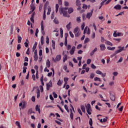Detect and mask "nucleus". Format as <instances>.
<instances>
[{"mask_svg":"<svg viewBox=\"0 0 128 128\" xmlns=\"http://www.w3.org/2000/svg\"><path fill=\"white\" fill-rule=\"evenodd\" d=\"M91 68H93V69L96 68V66H94V64H91Z\"/></svg>","mask_w":128,"mask_h":128,"instance_id":"nucleus-58","label":"nucleus"},{"mask_svg":"<svg viewBox=\"0 0 128 128\" xmlns=\"http://www.w3.org/2000/svg\"><path fill=\"white\" fill-rule=\"evenodd\" d=\"M90 42V38H86L84 40V44H87V42Z\"/></svg>","mask_w":128,"mask_h":128,"instance_id":"nucleus-50","label":"nucleus"},{"mask_svg":"<svg viewBox=\"0 0 128 128\" xmlns=\"http://www.w3.org/2000/svg\"><path fill=\"white\" fill-rule=\"evenodd\" d=\"M60 38H62L64 37V30H62V28H60Z\"/></svg>","mask_w":128,"mask_h":128,"instance_id":"nucleus-16","label":"nucleus"},{"mask_svg":"<svg viewBox=\"0 0 128 128\" xmlns=\"http://www.w3.org/2000/svg\"><path fill=\"white\" fill-rule=\"evenodd\" d=\"M74 12V8H70L68 9V13L70 14H72V12Z\"/></svg>","mask_w":128,"mask_h":128,"instance_id":"nucleus-29","label":"nucleus"},{"mask_svg":"<svg viewBox=\"0 0 128 128\" xmlns=\"http://www.w3.org/2000/svg\"><path fill=\"white\" fill-rule=\"evenodd\" d=\"M126 48H128V44L126 46V47L124 48V47H122V46H118V50H116L114 54H113V56H116V54H120V52H122L124 50H126Z\"/></svg>","mask_w":128,"mask_h":128,"instance_id":"nucleus-1","label":"nucleus"},{"mask_svg":"<svg viewBox=\"0 0 128 128\" xmlns=\"http://www.w3.org/2000/svg\"><path fill=\"white\" fill-rule=\"evenodd\" d=\"M100 50L104 51L106 50V45H104V44H100Z\"/></svg>","mask_w":128,"mask_h":128,"instance_id":"nucleus-11","label":"nucleus"},{"mask_svg":"<svg viewBox=\"0 0 128 128\" xmlns=\"http://www.w3.org/2000/svg\"><path fill=\"white\" fill-rule=\"evenodd\" d=\"M90 62H92V60H90V59H88V60H87V62H86L87 64H90Z\"/></svg>","mask_w":128,"mask_h":128,"instance_id":"nucleus-60","label":"nucleus"},{"mask_svg":"<svg viewBox=\"0 0 128 128\" xmlns=\"http://www.w3.org/2000/svg\"><path fill=\"white\" fill-rule=\"evenodd\" d=\"M16 124L18 128H20V122L16 121Z\"/></svg>","mask_w":128,"mask_h":128,"instance_id":"nucleus-38","label":"nucleus"},{"mask_svg":"<svg viewBox=\"0 0 128 128\" xmlns=\"http://www.w3.org/2000/svg\"><path fill=\"white\" fill-rule=\"evenodd\" d=\"M54 22L56 24H60L58 20V19H56V18L54 20Z\"/></svg>","mask_w":128,"mask_h":128,"instance_id":"nucleus-37","label":"nucleus"},{"mask_svg":"<svg viewBox=\"0 0 128 128\" xmlns=\"http://www.w3.org/2000/svg\"><path fill=\"white\" fill-rule=\"evenodd\" d=\"M37 98H38L40 96V90L38 88L37 89Z\"/></svg>","mask_w":128,"mask_h":128,"instance_id":"nucleus-24","label":"nucleus"},{"mask_svg":"<svg viewBox=\"0 0 128 128\" xmlns=\"http://www.w3.org/2000/svg\"><path fill=\"white\" fill-rule=\"evenodd\" d=\"M27 68H26V66H24L23 67V70H22L23 74H26V69Z\"/></svg>","mask_w":128,"mask_h":128,"instance_id":"nucleus-43","label":"nucleus"},{"mask_svg":"<svg viewBox=\"0 0 128 128\" xmlns=\"http://www.w3.org/2000/svg\"><path fill=\"white\" fill-rule=\"evenodd\" d=\"M114 10H122V6L118 4L115 6L114 7Z\"/></svg>","mask_w":128,"mask_h":128,"instance_id":"nucleus-10","label":"nucleus"},{"mask_svg":"<svg viewBox=\"0 0 128 128\" xmlns=\"http://www.w3.org/2000/svg\"><path fill=\"white\" fill-rule=\"evenodd\" d=\"M82 6V8L84 10H86L88 8V5L86 4H83Z\"/></svg>","mask_w":128,"mask_h":128,"instance_id":"nucleus-51","label":"nucleus"},{"mask_svg":"<svg viewBox=\"0 0 128 128\" xmlns=\"http://www.w3.org/2000/svg\"><path fill=\"white\" fill-rule=\"evenodd\" d=\"M86 110L88 114H92V112H92V109L90 108V104H87V106H86Z\"/></svg>","mask_w":128,"mask_h":128,"instance_id":"nucleus-4","label":"nucleus"},{"mask_svg":"<svg viewBox=\"0 0 128 128\" xmlns=\"http://www.w3.org/2000/svg\"><path fill=\"white\" fill-rule=\"evenodd\" d=\"M57 84L59 86H62V81L60 80H58V82Z\"/></svg>","mask_w":128,"mask_h":128,"instance_id":"nucleus-46","label":"nucleus"},{"mask_svg":"<svg viewBox=\"0 0 128 128\" xmlns=\"http://www.w3.org/2000/svg\"><path fill=\"white\" fill-rule=\"evenodd\" d=\"M64 46H68V39H65V40H64Z\"/></svg>","mask_w":128,"mask_h":128,"instance_id":"nucleus-63","label":"nucleus"},{"mask_svg":"<svg viewBox=\"0 0 128 128\" xmlns=\"http://www.w3.org/2000/svg\"><path fill=\"white\" fill-rule=\"evenodd\" d=\"M58 8H60L58 4H56V12H58Z\"/></svg>","mask_w":128,"mask_h":128,"instance_id":"nucleus-36","label":"nucleus"},{"mask_svg":"<svg viewBox=\"0 0 128 128\" xmlns=\"http://www.w3.org/2000/svg\"><path fill=\"white\" fill-rule=\"evenodd\" d=\"M82 18L83 20H86V14H82Z\"/></svg>","mask_w":128,"mask_h":128,"instance_id":"nucleus-59","label":"nucleus"},{"mask_svg":"<svg viewBox=\"0 0 128 128\" xmlns=\"http://www.w3.org/2000/svg\"><path fill=\"white\" fill-rule=\"evenodd\" d=\"M46 65L48 68H50V60H47Z\"/></svg>","mask_w":128,"mask_h":128,"instance_id":"nucleus-20","label":"nucleus"},{"mask_svg":"<svg viewBox=\"0 0 128 128\" xmlns=\"http://www.w3.org/2000/svg\"><path fill=\"white\" fill-rule=\"evenodd\" d=\"M98 51V48H95L90 53V56H94V52H96Z\"/></svg>","mask_w":128,"mask_h":128,"instance_id":"nucleus-13","label":"nucleus"},{"mask_svg":"<svg viewBox=\"0 0 128 128\" xmlns=\"http://www.w3.org/2000/svg\"><path fill=\"white\" fill-rule=\"evenodd\" d=\"M92 12H94V9H92L90 12L87 13L86 15V18H88V20H90V17L92 16Z\"/></svg>","mask_w":128,"mask_h":128,"instance_id":"nucleus-6","label":"nucleus"},{"mask_svg":"<svg viewBox=\"0 0 128 128\" xmlns=\"http://www.w3.org/2000/svg\"><path fill=\"white\" fill-rule=\"evenodd\" d=\"M46 44H50V38H48V36H46Z\"/></svg>","mask_w":128,"mask_h":128,"instance_id":"nucleus-40","label":"nucleus"},{"mask_svg":"<svg viewBox=\"0 0 128 128\" xmlns=\"http://www.w3.org/2000/svg\"><path fill=\"white\" fill-rule=\"evenodd\" d=\"M30 10H32V12H34V10H36V6H34V4H31L30 5Z\"/></svg>","mask_w":128,"mask_h":128,"instance_id":"nucleus-14","label":"nucleus"},{"mask_svg":"<svg viewBox=\"0 0 128 128\" xmlns=\"http://www.w3.org/2000/svg\"><path fill=\"white\" fill-rule=\"evenodd\" d=\"M80 20H80V16H78L76 18L77 22H78V23L80 22Z\"/></svg>","mask_w":128,"mask_h":128,"instance_id":"nucleus-55","label":"nucleus"},{"mask_svg":"<svg viewBox=\"0 0 128 128\" xmlns=\"http://www.w3.org/2000/svg\"><path fill=\"white\" fill-rule=\"evenodd\" d=\"M36 46H38V42H35L32 47V52H34L36 48Z\"/></svg>","mask_w":128,"mask_h":128,"instance_id":"nucleus-21","label":"nucleus"},{"mask_svg":"<svg viewBox=\"0 0 128 128\" xmlns=\"http://www.w3.org/2000/svg\"><path fill=\"white\" fill-rule=\"evenodd\" d=\"M36 112H38V114H40V108L38 105L36 106Z\"/></svg>","mask_w":128,"mask_h":128,"instance_id":"nucleus-19","label":"nucleus"},{"mask_svg":"<svg viewBox=\"0 0 128 128\" xmlns=\"http://www.w3.org/2000/svg\"><path fill=\"white\" fill-rule=\"evenodd\" d=\"M76 6H82V3H80V0H76Z\"/></svg>","mask_w":128,"mask_h":128,"instance_id":"nucleus-15","label":"nucleus"},{"mask_svg":"<svg viewBox=\"0 0 128 128\" xmlns=\"http://www.w3.org/2000/svg\"><path fill=\"white\" fill-rule=\"evenodd\" d=\"M69 34H70V36H71V38H74V34H72V31H70L69 32Z\"/></svg>","mask_w":128,"mask_h":128,"instance_id":"nucleus-52","label":"nucleus"},{"mask_svg":"<svg viewBox=\"0 0 128 128\" xmlns=\"http://www.w3.org/2000/svg\"><path fill=\"white\" fill-rule=\"evenodd\" d=\"M51 11H52V8H50V6H48V11L46 13V14L47 15L50 14V12Z\"/></svg>","mask_w":128,"mask_h":128,"instance_id":"nucleus-26","label":"nucleus"},{"mask_svg":"<svg viewBox=\"0 0 128 128\" xmlns=\"http://www.w3.org/2000/svg\"><path fill=\"white\" fill-rule=\"evenodd\" d=\"M26 101L24 100H23L22 102H20L19 104V106H21L22 110H24V108H26Z\"/></svg>","mask_w":128,"mask_h":128,"instance_id":"nucleus-3","label":"nucleus"},{"mask_svg":"<svg viewBox=\"0 0 128 128\" xmlns=\"http://www.w3.org/2000/svg\"><path fill=\"white\" fill-rule=\"evenodd\" d=\"M90 80H92L94 78V72L90 74Z\"/></svg>","mask_w":128,"mask_h":128,"instance_id":"nucleus-41","label":"nucleus"},{"mask_svg":"<svg viewBox=\"0 0 128 128\" xmlns=\"http://www.w3.org/2000/svg\"><path fill=\"white\" fill-rule=\"evenodd\" d=\"M110 98L111 100H112L113 102L116 100V96H114V92H110Z\"/></svg>","mask_w":128,"mask_h":128,"instance_id":"nucleus-5","label":"nucleus"},{"mask_svg":"<svg viewBox=\"0 0 128 128\" xmlns=\"http://www.w3.org/2000/svg\"><path fill=\"white\" fill-rule=\"evenodd\" d=\"M22 36H18V44H20V42H22Z\"/></svg>","mask_w":128,"mask_h":128,"instance_id":"nucleus-27","label":"nucleus"},{"mask_svg":"<svg viewBox=\"0 0 128 128\" xmlns=\"http://www.w3.org/2000/svg\"><path fill=\"white\" fill-rule=\"evenodd\" d=\"M44 22V21L42 20L41 22V30H44V24H42Z\"/></svg>","mask_w":128,"mask_h":128,"instance_id":"nucleus-32","label":"nucleus"},{"mask_svg":"<svg viewBox=\"0 0 128 128\" xmlns=\"http://www.w3.org/2000/svg\"><path fill=\"white\" fill-rule=\"evenodd\" d=\"M34 62H38V55H34Z\"/></svg>","mask_w":128,"mask_h":128,"instance_id":"nucleus-44","label":"nucleus"},{"mask_svg":"<svg viewBox=\"0 0 128 128\" xmlns=\"http://www.w3.org/2000/svg\"><path fill=\"white\" fill-rule=\"evenodd\" d=\"M68 78H64V82H68Z\"/></svg>","mask_w":128,"mask_h":128,"instance_id":"nucleus-64","label":"nucleus"},{"mask_svg":"<svg viewBox=\"0 0 128 128\" xmlns=\"http://www.w3.org/2000/svg\"><path fill=\"white\" fill-rule=\"evenodd\" d=\"M79 32L80 31H78V27H76L74 29V34H76V32Z\"/></svg>","mask_w":128,"mask_h":128,"instance_id":"nucleus-35","label":"nucleus"},{"mask_svg":"<svg viewBox=\"0 0 128 128\" xmlns=\"http://www.w3.org/2000/svg\"><path fill=\"white\" fill-rule=\"evenodd\" d=\"M12 32H14V25H12L10 28V32L12 34Z\"/></svg>","mask_w":128,"mask_h":128,"instance_id":"nucleus-57","label":"nucleus"},{"mask_svg":"<svg viewBox=\"0 0 128 128\" xmlns=\"http://www.w3.org/2000/svg\"><path fill=\"white\" fill-rule=\"evenodd\" d=\"M66 28L68 30H70V22L66 26Z\"/></svg>","mask_w":128,"mask_h":128,"instance_id":"nucleus-30","label":"nucleus"},{"mask_svg":"<svg viewBox=\"0 0 128 128\" xmlns=\"http://www.w3.org/2000/svg\"><path fill=\"white\" fill-rule=\"evenodd\" d=\"M107 50H116V47H110V46H108L107 47Z\"/></svg>","mask_w":128,"mask_h":128,"instance_id":"nucleus-23","label":"nucleus"},{"mask_svg":"<svg viewBox=\"0 0 128 128\" xmlns=\"http://www.w3.org/2000/svg\"><path fill=\"white\" fill-rule=\"evenodd\" d=\"M76 38H78V36H80V32H78L76 33H74Z\"/></svg>","mask_w":128,"mask_h":128,"instance_id":"nucleus-45","label":"nucleus"},{"mask_svg":"<svg viewBox=\"0 0 128 128\" xmlns=\"http://www.w3.org/2000/svg\"><path fill=\"white\" fill-rule=\"evenodd\" d=\"M94 80L95 82H101L100 78H99L98 77H95L94 78Z\"/></svg>","mask_w":128,"mask_h":128,"instance_id":"nucleus-33","label":"nucleus"},{"mask_svg":"<svg viewBox=\"0 0 128 128\" xmlns=\"http://www.w3.org/2000/svg\"><path fill=\"white\" fill-rule=\"evenodd\" d=\"M80 108L83 112H86V108H84V106L81 105Z\"/></svg>","mask_w":128,"mask_h":128,"instance_id":"nucleus-28","label":"nucleus"},{"mask_svg":"<svg viewBox=\"0 0 128 128\" xmlns=\"http://www.w3.org/2000/svg\"><path fill=\"white\" fill-rule=\"evenodd\" d=\"M89 124L90 126H92V118L90 119Z\"/></svg>","mask_w":128,"mask_h":128,"instance_id":"nucleus-47","label":"nucleus"},{"mask_svg":"<svg viewBox=\"0 0 128 128\" xmlns=\"http://www.w3.org/2000/svg\"><path fill=\"white\" fill-rule=\"evenodd\" d=\"M74 52H76V46H73L70 51V54H71V56H72V54H74Z\"/></svg>","mask_w":128,"mask_h":128,"instance_id":"nucleus-8","label":"nucleus"},{"mask_svg":"<svg viewBox=\"0 0 128 128\" xmlns=\"http://www.w3.org/2000/svg\"><path fill=\"white\" fill-rule=\"evenodd\" d=\"M40 92H44V87L42 86H40Z\"/></svg>","mask_w":128,"mask_h":128,"instance_id":"nucleus-56","label":"nucleus"},{"mask_svg":"<svg viewBox=\"0 0 128 128\" xmlns=\"http://www.w3.org/2000/svg\"><path fill=\"white\" fill-rule=\"evenodd\" d=\"M46 86L47 90H50V88L52 86V80H50L49 82L46 84Z\"/></svg>","mask_w":128,"mask_h":128,"instance_id":"nucleus-7","label":"nucleus"},{"mask_svg":"<svg viewBox=\"0 0 128 128\" xmlns=\"http://www.w3.org/2000/svg\"><path fill=\"white\" fill-rule=\"evenodd\" d=\"M78 114H80V116H82V110H80V108H78Z\"/></svg>","mask_w":128,"mask_h":128,"instance_id":"nucleus-54","label":"nucleus"},{"mask_svg":"<svg viewBox=\"0 0 128 128\" xmlns=\"http://www.w3.org/2000/svg\"><path fill=\"white\" fill-rule=\"evenodd\" d=\"M62 60V56L60 55H57L56 57V62H60V60Z\"/></svg>","mask_w":128,"mask_h":128,"instance_id":"nucleus-12","label":"nucleus"},{"mask_svg":"<svg viewBox=\"0 0 128 128\" xmlns=\"http://www.w3.org/2000/svg\"><path fill=\"white\" fill-rule=\"evenodd\" d=\"M66 60H68V55L64 54V56L63 57V62H65Z\"/></svg>","mask_w":128,"mask_h":128,"instance_id":"nucleus-25","label":"nucleus"},{"mask_svg":"<svg viewBox=\"0 0 128 128\" xmlns=\"http://www.w3.org/2000/svg\"><path fill=\"white\" fill-rule=\"evenodd\" d=\"M96 74H102V72H100V70H97L96 72Z\"/></svg>","mask_w":128,"mask_h":128,"instance_id":"nucleus-61","label":"nucleus"},{"mask_svg":"<svg viewBox=\"0 0 128 128\" xmlns=\"http://www.w3.org/2000/svg\"><path fill=\"white\" fill-rule=\"evenodd\" d=\"M20 48H22V45H20V44H18L17 45V50H20Z\"/></svg>","mask_w":128,"mask_h":128,"instance_id":"nucleus-48","label":"nucleus"},{"mask_svg":"<svg viewBox=\"0 0 128 128\" xmlns=\"http://www.w3.org/2000/svg\"><path fill=\"white\" fill-rule=\"evenodd\" d=\"M84 26H86V24H84V22H83L82 25L81 26V28L82 30H84Z\"/></svg>","mask_w":128,"mask_h":128,"instance_id":"nucleus-49","label":"nucleus"},{"mask_svg":"<svg viewBox=\"0 0 128 128\" xmlns=\"http://www.w3.org/2000/svg\"><path fill=\"white\" fill-rule=\"evenodd\" d=\"M52 42L53 50H56V42H54V40H52Z\"/></svg>","mask_w":128,"mask_h":128,"instance_id":"nucleus-18","label":"nucleus"},{"mask_svg":"<svg viewBox=\"0 0 128 128\" xmlns=\"http://www.w3.org/2000/svg\"><path fill=\"white\" fill-rule=\"evenodd\" d=\"M32 114V108H30L28 110V114Z\"/></svg>","mask_w":128,"mask_h":128,"instance_id":"nucleus-34","label":"nucleus"},{"mask_svg":"<svg viewBox=\"0 0 128 128\" xmlns=\"http://www.w3.org/2000/svg\"><path fill=\"white\" fill-rule=\"evenodd\" d=\"M59 12H60V14H63V16H67L68 11L66 10H64V8H60Z\"/></svg>","mask_w":128,"mask_h":128,"instance_id":"nucleus-2","label":"nucleus"},{"mask_svg":"<svg viewBox=\"0 0 128 128\" xmlns=\"http://www.w3.org/2000/svg\"><path fill=\"white\" fill-rule=\"evenodd\" d=\"M122 62V57H120L117 62L118 64V62Z\"/></svg>","mask_w":128,"mask_h":128,"instance_id":"nucleus-62","label":"nucleus"},{"mask_svg":"<svg viewBox=\"0 0 128 128\" xmlns=\"http://www.w3.org/2000/svg\"><path fill=\"white\" fill-rule=\"evenodd\" d=\"M70 118H71V120H74V113H72V108L70 109Z\"/></svg>","mask_w":128,"mask_h":128,"instance_id":"nucleus-17","label":"nucleus"},{"mask_svg":"<svg viewBox=\"0 0 128 128\" xmlns=\"http://www.w3.org/2000/svg\"><path fill=\"white\" fill-rule=\"evenodd\" d=\"M52 96H53L54 98H58V94H56V92H52Z\"/></svg>","mask_w":128,"mask_h":128,"instance_id":"nucleus-39","label":"nucleus"},{"mask_svg":"<svg viewBox=\"0 0 128 128\" xmlns=\"http://www.w3.org/2000/svg\"><path fill=\"white\" fill-rule=\"evenodd\" d=\"M36 14V12H33L32 13V14H31V17L30 18V22H34V15Z\"/></svg>","mask_w":128,"mask_h":128,"instance_id":"nucleus-9","label":"nucleus"},{"mask_svg":"<svg viewBox=\"0 0 128 128\" xmlns=\"http://www.w3.org/2000/svg\"><path fill=\"white\" fill-rule=\"evenodd\" d=\"M48 6V1H46L45 4H44V8H47Z\"/></svg>","mask_w":128,"mask_h":128,"instance_id":"nucleus-42","label":"nucleus"},{"mask_svg":"<svg viewBox=\"0 0 128 128\" xmlns=\"http://www.w3.org/2000/svg\"><path fill=\"white\" fill-rule=\"evenodd\" d=\"M105 44H108V46H112V43L110 41H106Z\"/></svg>","mask_w":128,"mask_h":128,"instance_id":"nucleus-31","label":"nucleus"},{"mask_svg":"<svg viewBox=\"0 0 128 128\" xmlns=\"http://www.w3.org/2000/svg\"><path fill=\"white\" fill-rule=\"evenodd\" d=\"M82 44H78L76 47L77 50H80V48H82Z\"/></svg>","mask_w":128,"mask_h":128,"instance_id":"nucleus-53","label":"nucleus"},{"mask_svg":"<svg viewBox=\"0 0 128 128\" xmlns=\"http://www.w3.org/2000/svg\"><path fill=\"white\" fill-rule=\"evenodd\" d=\"M28 44H30V42L28 41V40L26 39V42L24 43L26 48H28Z\"/></svg>","mask_w":128,"mask_h":128,"instance_id":"nucleus-22","label":"nucleus"}]
</instances>
